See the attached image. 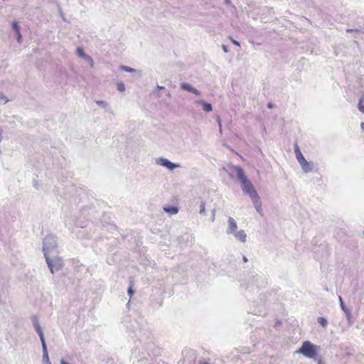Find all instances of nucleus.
<instances>
[{"label": "nucleus", "mask_w": 364, "mask_h": 364, "mask_svg": "<svg viewBox=\"0 0 364 364\" xmlns=\"http://www.w3.org/2000/svg\"><path fill=\"white\" fill-rule=\"evenodd\" d=\"M235 171H236L237 177L241 183L242 188L243 191L245 192L246 193L249 194V196L252 198H257L258 194H257V191H255L252 183L247 178L243 169L240 167H236Z\"/></svg>", "instance_id": "f257e3e1"}, {"label": "nucleus", "mask_w": 364, "mask_h": 364, "mask_svg": "<svg viewBox=\"0 0 364 364\" xmlns=\"http://www.w3.org/2000/svg\"><path fill=\"white\" fill-rule=\"evenodd\" d=\"M122 70H126L127 72H132V71H134L133 68L127 67V66H122Z\"/></svg>", "instance_id": "aec40b11"}, {"label": "nucleus", "mask_w": 364, "mask_h": 364, "mask_svg": "<svg viewBox=\"0 0 364 364\" xmlns=\"http://www.w3.org/2000/svg\"><path fill=\"white\" fill-rule=\"evenodd\" d=\"M318 322L323 328L326 326L327 323H328L326 319L323 317H318Z\"/></svg>", "instance_id": "4468645a"}, {"label": "nucleus", "mask_w": 364, "mask_h": 364, "mask_svg": "<svg viewBox=\"0 0 364 364\" xmlns=\"http://www.w3.org/2000/svg\"><path fill=\"white\" fill-rule=\"evenodd\" d=\"M254 200V204L255 206V208L257 209V212H260L262 209V204L261 202L259 200V196H257V198H252Z\"/></svg>", "instance_id": "f8f14e48"}, {"label": "nucleus", "mask_w": 364, "mask_h": 364, "mask_svg": "<svg viewBox=\"0 0 364 364\" xmlns=\"http://www.w3.org/2000/svg\"><path fill=\"white\" fill-rule=\"evenodd\" d=\"M267 106H268L269 108H272L273 107V105L271 102H269Z\"/></svg>", "instance_id": "b1692460"}, {"label": "nucleus", "mask_w": 364, "mask_h": 364, "mask_svg": "<svg viewBox=\"0 0 364 364\" xmlns=\"http://www.w3.org/2000/svg\"><path fill=\"white\" fill-rule=\"evenodd\" d=\"M200 364H208V363L206 362H200Z\"/></svg>", "instance_id": "bb28decb"}, {"label": "nucleus", "mask_w": 364, "mask_h": 364, "mask_svg": "<svg viewBox=\"0 0 364 364\" xmlns=\"http://www.w3.org/2000/svg\"><path fill=\"white\" fill-rule=\"evenodd\" d=\"M204 211H205V203H202L200 205V212L202 213H204Z\"/></svg>", "instance_id": "412c9836"}, {"label": "nucleus", "mask_w": 364, "mask_h": 364, "mask_svg": "<svg viewBox=\"0 0 364 364\" xmlns=\"http://www.w3.org/2000/svg\"><path fill=\"white\" fill-rule=\"evenodd\" d=\"M364 97H362L358 103V109L360 112L364 113Z\"/></svg>", "instance_id": "2eb2a0df"}, {"label": "nucleus", "mask_w": 364, "mask_h": 364, "mask_svg": "<svg viewBox=\"0 0 364 364\" xmlns=\"http://www.w3.org/2000/svg\"><path fill=\"white\" fill-rule=\"evenodd\" d=\"M13 28L17 35V41H18V42L20 43L21 40V34L20 33V28H19L18 24L16 21L13 22Z\"/></svg>", "instance_id": "6e6552de"}, {"label": "nucleus", "mask_w": 364, "mask_h": 364, "mask_svg": "<svg viewBox=\"0 0 364 364\" xmlns=\"http://www.w3.org/2000/svg\"><path fill=\"white\" fill-rule=\"evenodd\" d=\"M117 89L120 92H124L125 90L124 85L122 82L117 83Z\"/></svg>", "instance_id": "6ab92c4d"}, {"label": "nucleus", "mask_w": 364, "mask_h": 364, "mask_svg": "<svg viewBox=\"0 0 364 364\" xmlns=\"http://www.w3.org/2000/svg\"><path fill=\"white\" fill-rule=\"evenodd\" d=\"M295 154H296V159H297L299 163L300 164V165L301 166L302 168L305 171H310L311 169V167H310V164L305 159V158L304 157V156L302 155V154L299 151V147L296 148Z\"/></svg>", "instance_id": "20e7f679"}, {"label": "nucleus", "mask_w": 364, "mask_h": 364, "mask_svg": "<svg viewBox=\"0 0 364 364\" xmlns=\"http://www.w3.org/2000/svg\"><path fill=\"white\" fill-rule=\"evenodd\" d=\"M164 210L166 213H170L171 215L176 214L178 213V208L174 207V206L164 207Z\"/></svg>", "instance_id": "9d476101"}, {"label": "nucleus", "mask_w": 364, "mask_h": 364, "mask_svg": "<svg viewBox=\"0 0 364 364\" xmlns=\"http://www.w3.org/2000/svg\"><path fill=\"white\" fill-rule=\"evenodd\" d=\"M318 347L310 341H304L296 353H301L308 358H314L317 353Z\"/></svg>", "instance_id": "f03ea898"}, {"label": "nucleus", "mask_w": 364, "mask_h": 364, "mask_svg": "<svg viewBox=\"0 0 364 364\" xmlns=\"http://www.w3.org/2000/svg\"><path fill=\"white\" fill-rule=\"evenodd\" d=\"M360 127L364 131V122H361Z\"/></svg>", "instance_id": "393cba45"}, {"label": "nucleus", "mask_w": 364, "mask_h": 364, "mask_svg": "<svg viewBox=\"0 0 364 364\" xmlns=\"http://www.w3.org/2000/svg\"><path fill=\"white\" fill-rule=\"evenodd\" d=\"M339 299H340V301H342V299H341V296L339 297ZM342 303H343V302H341V304H342Z\"/></svg>", "instance_id": "c756f323"}, {"label": "nucleus", "mask_w": 364, "mask_h": 364, "mask_svg": "<svg viewBox=\"0 0 364 364\" xmlns=\"http://www.w3.org/2000/svg\"><path fill=\"white\" fill-rule=\"evenodd\" d=\"M181 87L183 90L192 92L196 93V94L198 92L197 90L193 88L189 84H187V83L181 84Z\"/></svg>", "instance_id": "9b49d317"}, {"label": "nucleus", "mask_w": 364, "mask_h": 364, "mask_svg": "<svg viewBox=\"0 0 364 364\" xmlns=\"http://www.w3.org/2000/svg\"><path fill=\"white\" fill-rule=\"evenodd\" d=\"M35 327H36V331L38 332V335H39V336L41 338V342L43 343V346L44 348L45 353H44V355H43V358H44V359L46 360L48 364H51L50 362L49 361L48 355V353L46 351V343H45L43 333V331L41 330V328L39 326V324H38V323L35 326Z\"/></svg>", "instance_id": "39448f33"}, {"label": "nucleus", "mask_w": 364, "mask_h": 364, "mask_svg": "<svg viewBox=\"0 0 364 364\" xmlns=\"http://www.w3.org/2000/svg\"><path fill=\"white\" fill-rule=\"evenodd\" d=\"M243 261L245 262H247V257L245 256H243Z\"/></svg>", "instance_id": "a878e982"}, {"label": "nucleus", "mask_w": 364, "mask_h": 364, "mask_svg": "<svg viewBox=\"0 0 364 364\" xmlns=\"http://www.w3.org/2000/svg\"><path fill=\"white\" fill-rule=\"evenodd\" d=\"M8 101V98L2 93H0V103L6 104Z\"/></svg>", "instance_id": "f3484780"}, {"label": "nucleus", "mask_w": 364, "mask_h": 364, "mask_svg": "<svg viewBox=\"0 0 364 364\" xmlns=\"http://www.w3.org/2000/svg\"><path fill=\"white\" fill-rule=\"evenodd\" d=\"M157 164L161 166H165L171 170H173V168L177 167V165L173 164L172 162L169 161L168 159H164V158L159 159L157 161Z\"/></svg>", "instance_id": "423d86ee"}, {"label": "nucleus", "mask_w": 364, "mask_h": 364, "mask_svg": "<svg viewBox=\"0 0 364 364\" xmlns=\"http://www.w3.org/2000/svg\"><path fill=\"white\" fill-rule=\"evenodd\" d=\"M223 48H224L225 51H227V49H226L225 46H223Z\"/></svg>", "instance_id": "c85d7f7f"}, {"label": "nucleus", "mask_w": 364, "mask_h": 364, "mask_svg": "<svg viewBox=\"0 0 364 364\" xmlns=\"http://www.w3.org/2000/svg\"><path fill=\"white\" fill-rule=\"evenodd\" d=\"M228 223L230 229L229 233L235 232L237 228L235 221L232 218H230L228 220Z\"/></svg>", "instance_id": "1a4fd4ad"}, {"label": "nucleus", "mask_w": 364, "mask_h": 364, "mask_svg": "<svg viewBox=\"0 0 364 364\" xmlns=\"http://www.w3.org/2000/svg\"><path fill=\"white\" fill-rule=\"evenodd\" d=\"M318 364H323L321 360H318Z\"/></svg>", "instance_id": "cd10ccee"}, {"label": "nucleus", "mask_w": 364, "mask_h": 364, "mask_svg": "<svg viewBox=\"0 0 364 364\" xmlns=\"http://www.w3.org/2000/svg\"><path fill=\"white\" fill-rule=\"evenodd\" d=\"M60 363L61 364H70V363L65 362L64 360H61Z\"/></svg>", "instance_id": "5701e85b"}, {"label": "nucleus", "mask_w": 364, "mask_h": 364, "mask_svg": "<svg viewBox=\"0 0 364 364\" xmlns=\"http://www.w3.org/2000/svg\"><path fill=\"white\" fill-rule=\"evenodd\" d=\"M235 237L242 242H246L247 235L244 230H240L235 235Z\"/></svg>", "instance_id": "0eeeda50"}, {"label": "nucleus", "mask_w": 364, "mask_h": 364, "mask_svg": "<svg viewBox=\"0 0 364 364\" xmlns=\"http://www.w3.org/2000/svg\"><path fill=\"white\" fill-rule=\"evenodd\" d=\"M77 55L80 57H85L86 55L82 48H77Z\"/></svg>", "instance_id": "a211bd4d"}, {"label": "nucleus", "mask_w": 364, "mask_h": 364, "mask_svg": "<svg viewBox=\"0 0 364 364\" xmlns=\"http://www.w3.org/2000/svg\"><path fill=\"white\" fill-rule=\"evenodd\" d=\"M232 42L235 45L239 46V43H238L237 41L232 40Z\"/></svg>", "instance_id": "4be33fe9"}, {"label": "nucleus", "mask_w": 364, "mask_h": 364, "mask_svg": "<svg viewBox=\"0 0 364 364\" xmlns=\"http://www.w3.org/2000/svg\"><path fill=\"white\" fill-rule=\"evenodd\" d=\"M202 105H203V110L207 112H209L212 111V109H213L212 105L210 103L202 102Z\"/></svg>", "instance_id": "ddd939ff"}, {"label": "nucleus", "mask_w": 364, "mask_h": 364, "mask_svg": "<svg viewBox=\"0 0 364 364\" xmlns=\"http://www.w3.org/2000/svg\"><path fill=\"white\" fill-rule=\"evenodd\" d=\"M46 262L52 273L59 271L63 267V260L59 257H55L53 259H50L46 256Z\"/></svg>", "instance_id": "7ed1b4c3"}, {"label": "nucleus", "mask_w": 364, "mask_h": 364, "mask_svg": "<svg viewBox=\"0 0 364 364\" xmlns=\"http://www.w3.org/2000/svg\"><path fill=\"white\" fill-rule=\"evenodd\" d=\"M133 286H134V283H133V282H131L130 285L128 288V294L130 297H132L134 294Z\"/></svg>", "instance_id": "dca6fc26"}]
</instances>
